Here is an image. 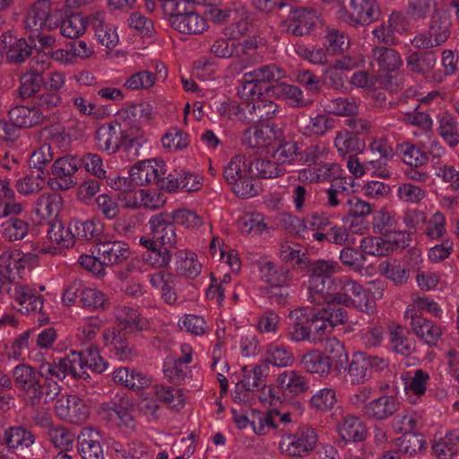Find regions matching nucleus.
Segmentation results:
<instances>
[{"mask_svg":"<svg viewBox=\"0 0 459 459\" xmlns=\"http://www.w3.org/2000/svg\"><path fill=\"white\" fill-rule=\"evenodd\" d=\"M56 252V247L45 242L34 243L31 249L27 252L18 249L3 252L0 255V267L8 273V276L0 273V294L7 293L11 288V281L16 277H22L24 271L35 267L42 255H55Z\"/></svg>","mask_w":459,"mask_h":459,"instance_id":"f257e3e1","label":"nucleus"},{"mask_svg":"<svg viewBox=\"0 0 459 459\" xmlns=\"http://www.w3.org/2000/svg\"><path fill=\"white\" fill-rule=\"evenodd\" d=\"M82 361L77 351H72L69 354L62 359L53 361H44L40 364L39 371L40 376L47 381L48 385L44 389L45 401L55 400L60 392L58 381L71 375L74 377H81L82 376Z\"/></svg>","mask_w":459,"mask_h":459,"instance_id":"f03ea898","label":"nucleus"},{"mask_svg":"<svg viewBox=\"0 0 459 459\" xmlns=\"http://www.w3.org/2000/svg\"><path fill=\"white\" fill-rule=\"evenodd\" d=\"M331 281L335 290V305L352 307L365 313H372L375 310L376 303L370 293L354 280L342 276Z\"/></svg>","mask_w":459,"mask_h":459,"instance_id":"7ed1b4c3","label":"nucleus"},{"mask_svg":"<svg viewBox=\"0 0 459 459\" xmlns=\"http://www.w3.org/2000/svg\"><path fill=\"white\" fill-rule=\"evenodd\" d=\"M451 27L450 13L444 9L435 10L430 17L428 30L417 34L411 43L419 49L439 48L449 39Z\"/></svg>","mask_w":459,"mask_h":459,"instance_id":"20e7f679","label":"nucleus"},{"mask_svg":"<svg viewBox=\"0 0 459 459\" xmlns=\"http://www.w3.org/2000/svg\"><path fill=\"white\" fill-rule=\"evenodd\" d=\"M312 336L324 337L326 333L347 321V311L335 304L319 309L305 307Z\"/></svg>","mask_w":459,"mask_h":459,"instance_id":"39448f33","label":"nucleus"},{"mask_svg":"<svg viewBox=\"0 0 459 459\" xmlns=\"http://www.w3.org/2000/svg\"><path fill=\"white\" fill-rule=\"evenodd\" d=\"M286 75L285 71L274 64L262 65L244 74L238 94L241 99H248L261 90L259 83L277 82Z\"/></svg>","mask_w":459,"mask_h":459,"instance_id":"423d86ee","label":"nucleus"},{"mask_svg":"<svg viewBox=\"0 0 459 459\" xmlns=\"http://www.w3.org/2000/svg\"><path fill=\"white\" fill-rule=\"evenodd\" d=\"M379 13L376 0H350L349 8L340 9L337 18L351 27H358L371 24Z\"/></svg>","mask_w":459,"mask_h":459,"instance_id":"0eeeda50","label":"nucleus"},{"mask_svg":"<svg viewBox=\"0 0 459 459\" xmlns=\"http://www.w3.org/2000/svg\"><path fill=\"white\" fill-rule=\"evenodd\" d=\"M268 366L265 363L242 368L241 386L236 387L233 401L237 403H249L250 392H256L266 385Z\"/></svg>","mask_w":459,"mask_h":459,"instance_id":"6e6552de","label":"nucleus"},{"mask_svg":"<svg viewBox=\"0 0 459 459\" xmlns=\"http://www.w3.org/2000/svg\"><path fill=\"white\" fill-rule=\"evenodd\" d=\"M316 430L309 426H302L291 434L283 436L279 447L281 453L293 457H304L317 443Z\"/></svg>","mask_w":459,"mask_h":459,"instance_id":"1a4fd4ad","label":"nucleus"},{"mask_svg":"<svg viewBox=\"0 0 459 459\" xmlns=\"http://www.w3.org/2000/svg\"><path fill=\"white\" fill-rule=\"evenodd\" d=\"M62 19V9L52 10L48 0H39L30 9L25 25L27 29L33 31L54 30L59 27Z\"/></svg>","mask_w":459,"mask_h":459,"instance_id":"9d476101","label":"nucleus"},{"mask_svg":"<svg viewBox=\"0 0 459 459\" xmlns=\"http://www.w3.org/2000/svg\"><path fill=\"white\" fill-rule=\"evenodd\" d=\"M81 160L76 157L66 155L55 160L52 165V178L48 184L55 191H64L76 184L74 174L80 167Z\"/></svg>","mask_w":459,"mask_h":459,"instance_id":"9b49d317","label":"nucleus"},{"mask_svg":"<svg viewBox=\"0 0 459 459\" xmlns=\"http://www.w3.org/2000/svg\"><path fill=\"white\" fill-rule=\"evenodd\" d=\"M56 415L63 420L73 424L83 423L89 415L85 403L76 395H61L55 402Z\"/></svg>","mask_w":459,"mask_h":459,"instance_id":"f8f14e48","label":"nucleus"},{"mask_svg":"<svg viewBox=\"0 0 459 459\" xmlns=\"http://www.w3.org/2000/svg\"><path fill=\"white\" fill-rule=\"evenodd\" d=\"M166 165L163 160L157 159L143 160L130 169V177L137 186L154 184L166 174Z\"/></svg>","mask_w":459,"mask_h":459,"instance_id":"ddd939ff","label":"nucleus"},{"mask_svg":"<svg viewBox=\"0 0 459 459\" xmlns=\"http://www.w3.org/2000/svg\"><path fill=\"white\" fill-rule=\"evenodd\" d=\"M318 17L315 12L296 9L290 13L288 20L281 22V29L294 36L307 35L316 26Z\"/></svg>","mask_w":459,"mask_h":459,"instance_id":"4468645a","label":"nucleus"},{"mask_svg":"<svg viewBox=\"0 0 459 459\" xmlns=\"http://www.w3.org/2000/svg\"><path fill=\"white\" fill-rule=\"evenodd\" d=\"M91 26L97 42L108 49L115 48L119 43L117 28L106 19V13L98 11L91 14Z\"/></svg>","mask_w":459,"mask_h":459,"instance_id":"2eb2a0df","label":"nucleus"},{"mask_svg":"<svg viewBox=\"0 0 459 459\" xmlns=\"http://www.w3.org/2000/svg\"><path fill=\"white\" fill-rule=\"evenodd\" d=\"M243 100H245V103H243L244 113H247V120L248 121L268 120L275 117L278 112V105L263 97L261 90H258L257 94Z\"/></svg>","mask_w":459,"mask_h":459,"instance_id":"dca6fc26","label":"nucleus"},{"mask_svg":"<svg viewBox=\"0 0 459 459\" xmlns=\"http://www.w3.org/2000/svg\"><path fill=\"white\" fill-rule=\"evenodd\" d=\"M31 49L24 38L13 31H7L0 37V56L9 62L21 63L30 55Z\"/></svg>","mask_w":459,"mask_h":459,"instance_id":"f3484780","label":"nucleus"},{"mask_svg":"<svg viewBox=\"0 0 459 459\" xmlns=\"http://www.w3.org/2000/svg\"><path fill=\"white\" fill-rule=\"evenodd\" d=\"M410 320L411 331L417 338L429 347H436L443 335L440 324L426 316H414Z\"/></svg>","mask_w":459,"mask_h":459,"instance_id":"a211bd4d","label":"nucleus"},{"mask_svg":"<svg viewBox=\"0 0 459 459\" xmlns=\"http://www.w3.org/2000/svg\"><path fill=\"white\" fill-rule=\"evenodd\" d=\"M401 407V401L395 395H381L367 403L364 414L370 420H385L394 415Z\"/></svg>","mask_w":459,"mask_h":459,"instance_id":"6ab92c4d","label":"nucleus"},{"mask_svg":"<svg viewBox=\"0 0 459 459\" xmlns=\"http://www.w3.org/2000/svg\"><path fill=\"white\" fill-rule=\"evenodd\" d=\"M78 452L83 459H103L102 437L95 429L85 428L77 437Z\"/></svg>","mask_w":459,"mask_h":459,"instance_id":"aec40b11","label":"nucleus"},{"mask_svg":"<svg viewBox=\"0 0 459 459\" xmlns=\"http://www.w3.org/2000/svg\"><path fill=\"white\" fill-rule=\"evenodd\" d=\"M123 130L117 122L103 124L96 131L97 147L108 154L115 153L122 146Z\"/></svg>","mask_w":459,"mask_h":459,"instance_id":"412c9836","label":"nucleus"},{"mask_svg":"<svg viewBox=\"0 0 459 459\" xmlns=\"http://www.w3.org/2000/svg\"><path fill=\"white\" fill-rule=\"evenodd\" d=\"M424 312L437 319L443 316L441 306L432 297L419 293L411 294V302L404 311V317L424 316Z\"/></svg>","mask_w":459,"mask_h":459,"instance_id":"4be33fe9","label":"nucleus"},{"mask_svg":"<svg viewBox=\"0 0 459 459\" xmlns=\"http://www.w3.org/2000/svg\"><path fill=\"white\" fill-rule=\"evenodd\" d=\"M290 318L293 321V325L287 333L289 339L294 342L309 341L314 345L318 344L320 339L317 336H312L305 307L290 311Z\"/></svg>","mask_w":459,"mask_h":459,"instance_id":"5701e85b","label":"nucleus"},{"mask_svg":"<svg viewBox=\"0 0 459 459\" xmlns=\"http://www.w3.org/2000/svg\"><path fill=\"white\" fill-rule=\"evenodd\" d=\"M336 429L345 442H361L368 434L366 424L353 414L343 416L337 423Z\"/></svg>","mask_w":459,"mask_h":459,"instance_id":"b1692460","label":"nucleus"},{"mask_svg":"<svg viewBox=\"0 0 459 459\" xmlns=\"http://www.w3.org/2000/svg\"><path fill=\"white\" fill-rule=\"evenodd\" d=\"M97 254L100 259L108 265L121 264L126 261L130 255V250L126 243L123 241H103L97 245Z\"/></svg>","mask_w":459,"mask_h":459,"instance_id":"393cba45","label":"nucleus"},{"mask_svg":"<svg viewBox=\"0 0 459 459\" xmlns=\"http://www.w3.org/2000/svg\"><path fill=\"white\" fill-rule=\"evenodd\" d=\"M261 280L271 286H286L292 280L291 272L281 265H277L271 261H264L259 266Z\"/></svg>","mask_w":459,"mask_h":459,"instance_id":"a878e982","label":"nucleus"},{"mask_svg":"<svg viewBox=\"0 0 459 459\" xmlns=\"http://www.w3.org/2000/svg\"><path fill=\"white\" fill-rule=\"evenodd\" d=\"M64 204V200L57 194H43L41 195L35 205V212L37 216L44 221H51L57 218Z\"/></svg>","mask_w":459,"mask_h":459,"instance_id":"bb28decb","label":"nucleus"},{"mask_svg":"<svg viewBox=\"0 0 459 459\" xmlns=\"http://www.w3.org/2000/svg\"><path fill=\"white\" fill-rule=\"evenodd\" d=\"M91 24V15L86 16L82 13H73L65 17L60 22V33L68 39H77L82 36L88 26Z\"/></svg>","mask_w":459,"mask_h":459,"instance_id":"cd10ccee","label":"nucleus"},{"mask_svg":"<svg viewBox=\"0 0 459 459\" xmlns=\"http://www.w3.org/2000/svg\"><path fill=\"white\" fill-rule=\"evenodd\" d=\"M152 236L162 246L172 247L176 244L175 227L167 221L161 214L151 217L148 221Z\"/></svg>","mask_w":459,"mask_h":459,"instance_id":"c85d7f7f","label":"nucleus"},{"mask_svg":"<svg viewBox=\"0 0 459 459\" xmlns=\"http://www.w3.org/2000/svg\"><path fill=\"white\" fill-rule=\"evenodd\" d=\"M276 139V132L269 125L255 126L247 129L242 137V143L250 149L263 148Z\"/></svg>","mask_w":459,"mask_h":459,"instance_id":"c756f323","label":"nucleus"},{"mask_svg":"<svg viewBox=\"0 0 459 459\" xmlns=\"http://www.w3.org/2000/svg\"><path fill=\"white\" fill-rule=\"evenodd\" d=\"M437 132L445 143L451 148L459 144V122L448 112H443L437 117Z\"/></svg>","mask_w":459,"mask_h":459,"instance_id":"7c9ffc66","label":"nucleus"},{"mask_svg":"<svg viewBox=\"0 0 459 459\" xmlns=\"http://www.w3.org/2000/svg\"><path fill=\"white\" fill-rule=\"evenodd\" d=\"M14 299L18 310L22 314L30 315L39 312L43 307L41 297L26 286H17L14 290Z\"/></svg>","mask_w":459,"mask_h":459,"instance_id":"2f4dec72","label":"nucleus"},{"mask_svg":"<svg viewBox=\"0 0 459 459\" xmlns=\"http://www.w3.org/2000/svg\"><path fill=\"white\" fill-rule=\"evenodd\" d=\"M328 281L314 278L308 280L307 300L315 305L335 304V290H331Z\"/></svg>","mask_w":459,"mask_h":459,"instance_id":"473e14b6","label":"nucleus"},{"mask_svg":"<svg viewBox=\"0 0 459 459\" xmlns=\"http://www.w3.org/2000/svg\"><path fill=\"white\" fill-rule=\"evenodd\" d=\"M277 384L281 390L293 395L302 394L309 388L306 377L295 370L281 373L277 377Z\"/></svg>","mask_w":459,"mask_h":459,"instance_id":"72a5a7b5","label":"nucleus"},{"mask_svg":"<svg viewBox=\"0 0 459 459\" xmlns=\"http://www.w3.org/2000/svg\"><path fill=\"white\" fill-rule=\"evenodd\" d=\"M373 61L377 63L379 71L391 73L397 71L403 65L400 54L393 48L376 47L372 49Z\"/></svg>","mask_w":459,"mask_h":459,"instance_id":"f704fd0d","label":"nucleus"},{"mask_svg":"<svg viewBox=\"0 0 459 459\" xmlns=\"http://www.w3.org/2000/svg\"><path fill=\"white\" fill-rule=\"evenodd\" d=\"M348 214L353 217L350 230L359 235H363L367 230L359 221V218H363L372 212V204L363 201L357 196H351L347 199Z\"/></svg>","mask_w":459,"mask_h":459,"instance_id":"c9c22d12","label":"nucleus"},{"mask_svg":"<svg viewBox=\"0 0 459 459\" xmlns=\"http://www.w3.org/2000/svg\"><path fill=\"white\" fill-rule=\"evenodd\" d=\"M10 120L19 127H30L39 125L44 115L39 108L27 106L13 108L9 112Z\"/></svg>","mask_w":459,"mask_h":459,"instance_id":"e433bc0d","label":"nucleus"},{"mask_svg":"<svg viewBox=\"0 0 459 459\" xmlns=\"http://www.w3.org/2000/svg\"><path fill=\"white\" fill-rule=\"evenodd\" d=\"M264 361L278 368H287L294 363V356L285 344L271 342L266 346Z\"/></svg>","mask_w":459,"mask_h":459,"instance_id":"4c0bfd02","label":"nucleus"},{"mask_svg":"<svg viewBox=\"0 0 459 459\" xmlns=\"http://www.w3.org/2000/svg\"><path fill=\"white\" fill-rule=\"evenodd\" d=\"M271 89L274 96L285 100L294 108H303L312 102L304 98L303 91L296 85L281 82L272 86Z\"/></svg>","mask_w":459,"mask_h":459,"instance_id":"58836bf2","label":"nucleus"},{"mask_svg":"<svg viewBox=\"0 0 459 459\" xmlns=\"http://www.w3.org/2000/svg\"><path fill=\"white\" fill-rule=\"evenodd\" d=\"M389 343L394 351L404 356L411 355L416 349L415 341L410 337L409 331L402 326L390 330Z\"/></svg>","mask_w":459,"mask_h":459,"instance_id":"ea45409f","label":"nucleus"},{"mask_svg":"<svg viewBox=\"0 0 459 459\" xmlns=\"http://www.w3.org/2000/svg\"><path fill=\"white\" fill-rule=\"evenodd\" d=\"M301 364L307 372L317 374L320 377L327 376L332 368L330 358L317 351L304 354Z\"/></svg>","mask_w":459,"mask_h":459,"instance_id":"a19ab883","label":"nucleus"},{"mask_svg":"<svg viewBox=\"0 0 459 459\" xmlns=\"http://www.w3.org/2000/svg\"><path fill=\"white\" fill-rule=\"evenodd\" d=\"M286 173L285 167L267 159L249 160V175L256 178H273Z\"/></svg>","mask_w":459,"mask_h":459,"instance_id":"79ce46f5","label":"nucleus"},{"mask_svg":"<svg viewBox=\"0 0 459 459\" xmlns=\"http://www.w3.org/2000/svg\"><path fill=\"white\" fill-rule=\"evenodd\" d=\"M429 374L422 369H416L413 376L405 383V392L411 403H417L426 394L429 382Z\"/></svg>","mask_w":459,"mask_h":459,"instance_id":"37998d69","label":"nucleus"},{"mask_svg":"<svg viewBox=\"0 0 459 459\" xmlns=\"http://www.w3.org/2000/svg\"><path fill=\"white\" fill-rule=\"evenodd\" d=\"M104 342L109 346V352L119 360H130L134 356V351L122 336L117 334L115 330H108L104 333Z\"/></svg>","mask_w":459,"mask_h":459,"instance_id":"c03bdc74","label":"nucleus"},{"mask_svg":"<svg viewBox=\"0 0 459 459\" xmlns=\"http://www.w3.org/2000/svg\"><path fill=\"white\" fill-rule=\"evenodd\" d=\"M369 365L366 353H354L348 368V376L352 384H359L368 380L371 376Z\"/></svg>","mask_w":459,"mask_h":459,"instance_id":"a18cd8bd","label":"nucleus"},{"mask_svg":"<svg viewBox=\"0 0 459 459\" xmlns=\"http://www.w3.org/2000/svg\"><path fill=\"white\" fill-rule=\"evenodd\" d=\"M432 448L437 459H452L459 454V432H448L437 441Z\"/></svg>","mask_w":459,"mask_h":459,"instance_id":"49530a36","label":"nucleus"},{"mask_svg":"<svg viewBox=\"0 0 459 459\" xmlns=\"http://www.w3.org/2000/svg\"><path fill=\"white\" fill-rule=\"evenodd\" d=\"M4 441L8 449H24L35 442L33 435L22 427H12L4 431Z\"/></svg>","mask_w":459,"mask_h":459,"instance_id":"de8ad7c7","label":"nucleus"},{"mask_svg":"<svg viewBox=\"0 0 459 459\" xmlns=\"http://www.w3.org/2000/svg\"><path fill=\"white\" fill-rule=\"evenodd\" d=\"M248 176L249 161H247L244 154L234 156L224 169V178L230 185L240 181Z\"/></svg>","mask_w":459,"mask_h":459,"instance_id":"09e8293b","label":"nucleus"},{"mask_svg":"<svg viewBox=\"0 0 459 459\" xmlns=\"http://www.w3.org/2000/svg\"><path fill=\"white\" fill-rule=\"evenodd\" d=\"M13 378L15 384L27 393L35 394L39 389V380L37 374L30 366L21 364L13 369Z\"/></svg>","mask_w":459,"mask_h":459,"instance_id":"8fccbe9b","label":"nucleus"},{"mask_svg":"<svg viewBox=\"0 0 459 459\" xmlns=\"http://www.w3.org/2000/svg\"><path fill=\"white\" fill-rule=\"evenodd\" d=\"M323 107L326 113L339 117L355 116L359 113L357 101L343 97L328 100Z\"/></svg>","mask_w":459,"mask_h":459,"instance_id":"3c124183","label":"nucleus"},{"mask_svg":"<svg viewBox=\"0 0 459 459\" xmlns=\"http://www.w3.org/2000/svg\"><path fill=\"white\" fill-rule=\"evenodd\" d=\"M342 270L338 262L334 260L319 259L309 264V278H319L332 284V275L340 273Z\"/></svg>","mask_w":459,"mask_h":459,"instance_id":"603ef678","label":"nucleus"},{"mask_svg":"<svg viewBox=\"0 0 459 459\" xmlns=\"http://www.w3.org/2000/svg\"><path fill=\"white\" fill-rule=\"evenodd\" d=\"M238 227L242 234L253 237L262 235L267 226L264 221V216L261 213H247L238 220Z\"/></svg>","mask_w":459,"mask_h":459,"instance_id":"864d4df0","label":"nucleus"},{"mask_svg":"<svg viewBox=\"0 0 459 459\" xmlns=\"http://www.w3.org/2000/svg\"><path fill=\"white\" fill-rule=\"evenodd\" d=\"M333 143L339 156L342 158L355 155L360 151L359 140L347 130L337 132Z\"/></svg>","mask_w":459,"mask_h":459,"instance_id":"5fc2aeb1","label":"nucleus"},{"mask_svg":"<svg viewBox=\"0 0 459 459\" xmlns=\"http://www.w3.org/2000/svg\"><path fill=\"white\" fill-rule=\"evenodd\" d=\"M187 365L180 359L169 355L163 363V373L165 377L174 383L186 382L189 377L187 376Z\"/></svg>","mask_w":459,"mask_h":459,"instance_id":"6e6d98bb","label":"nucleus"},{"mask_svg":"<svg viewBox=\"0 0 459 459\" xmlns=\"http://www.w3.org/2000/svg\"><path fill=\"white\" fill-rule=\"evenodd\" d=\"M397 151L401 154L403 161L410 167H422L429 161L428 153L412 143H400L397 145Z\"/></svg>","mask_w":459,"mask_h":459,"instance_id":"4d7b16f0","label":"nucleus"},{"mask_svg":"<svg viewBox=\"0 0 459 459\" xmlns=\"http://www.w3.org/2000/svg\"><path fill=\"white\" fill-rule=\"evenodd\" d=\"M116 317L125 329L131 332L142 330L147 326V321L140 316L137 310L132 307H123L117 308Z\"/></svg>","mask_w":459,"mask_h":459,"instance_id":"13d9d810","label":"nucleus"},{"mask_svg":"<svg viewBox=\"0 0 459 459\" xmlns=\"http://www.w3.org/2000/svg\"><path fill=\"white\" fill-rule=\"evenodd\" d=\"M48 237L51 242L61 247H72L74 244V235L71 229V221L67 225L62 222L52 224L48 230Z\"/></svg>","mask_w":459,"mask_h":459,"instance_id":"bf43d9fd","label":"nucleus"},{"mask_svg":"<svg viewBox=\"0 0 459 459\" xmlns=\"http://www.w3.org/2000/svg\"><path fill=\"white\" fill-rule=\"evenodd\" d=\"M45 184L43 171H32L16 182V189L22 195H30L39 192Z\"/></svg>","mask_w":459,"mask_h":459,"instance_id":"052dcab7","label":"nucleus"},{"mask_svg":"<svg viewBox=\"0 0 459 459\" xmlns=\"http://www.w3.org/2000/svg\"><path fill=\"white\" fill-rule=\"evenodd\" d=\"M337 402L336 392L333 388L325 387L316 392L309 399V406L321 412L330 411Z\"/></svg>","mask_w":459,"mask_h":459,"instance_id":"680f3d73","label":"nucleus"},{"mask_svg":"<svg viewBox=\"0 0 459 459\" xmlns=\"http://www.w3.org/2000/svg\"><path fill=\"white\" fill-rule=\"evenodd\" d=\"M335 127V120L327 114H317L310 117L305 126L304 134L307 135L324 136Z\"/></svg>","mask_w":459,"mask_h":459,"instance_id":"e2e57ef3","label":"nucleus"},{"mask_svg":"<svg viewBox=\"0 0 459 459\" xmlns=\"http://www.w3.org/2000/svg\"><path fill=\"white\" fill-rule=\"evenodd\" d=\"M77 354L80 356L82 361V376L83 377L86 368H90L94 372L102 373L108 368V363L105 359L100 355V352L95 348H89L83 352H78Z\"/></svg>","mask_w":459,"mask_h":459,"instance_id":"0e129e2a","label":"nucleus"},{"mask_svg":"<svg viewBox=\"0 0 459 459\" xmlns=\"http://www.w3.org/2000/svg\"><path fill=\"white\" fill-rule=\"evenodd\" d=\"M390 245L384 238L369 236L361 239L359 248L363 255L385 256L390 254Z\"/></svg>","mask_w":459,"mask_h":459,"instance_id":"69168bd1","label":"nucleus"},{"mask_svg":"<svg viewBox=\"0 0 459 459\" xmlns=\"http://www.w3.org/2000/svg\"><path fill=\"white\" fill-rule=\"evenodd\" d=\"M234 20L235 21L227 26L224 30L225 36H227L230 39H238L240 37L253 31V24L244 11L238 13Z\"/></svg>","mask_w":459,"mask_h":459,"instance_id":"338daca9","label":"nucleus"},{"mask_svg":"<svg viewBox=\"0 0 459 459\" xmlns=\"http://www.w3.org/2000/svg\"><path fill=\"white\" fill-rule=\"evenodd\" d=\"M329 149L323 143H313L303 151H299V161L302 164L312 165L322 160H327Z\"/></svg>","mask_w":459,"mask_h":459,"instance_id":"774afa93","label":"nucleus"}]
</instances>
